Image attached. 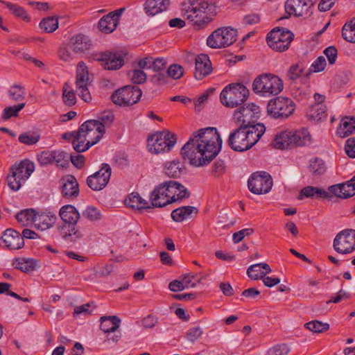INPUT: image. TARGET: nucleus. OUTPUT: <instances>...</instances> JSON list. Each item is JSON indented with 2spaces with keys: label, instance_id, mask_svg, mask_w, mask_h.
Segmentation results:
<instances>
[{
  "label": "nucleus",
  "instance_id": "obj_46",
  "mask_svg": "<svg viewBox=\"0 0 355 355\" xmlns=\"http://www.w3.org/2000/svg\"><path fill=\"white\" fill-rule=\"evenodd\" d=\"M309 171L313 175H322L326 171V166L324 162L318 157H314L310 159L309 165Z\"/></svg>",
  "mask_w": 355,
  "mask_h": 355
},
{
  "label": "nucleus",
  "instance_id": "obj_17",
  "mask_svg": "<svg viewBox=\"0 0 355 355\" xmlns=\"http://www.w3.org/2000/svg\"><path fill=\"white\" fill-rule=\"evenodd\" d=\"M90 78L87 68H78L76 73V92L78 96L85 102L92 101V96L88 89Z\"/></svg>",
  "mask_w": 355,
  "mask_h": 355
},
{
  "label": "nucleus",
  "instance_id": "obj_57",
  "mask_svg": "<svg viewBox=\"0 0 355 355\" xmlns=\"http://www.w3.org/2000/svg\"><path fill=\"white\" fill-rule=\"evenodd\" d=\"M339 187H340L342 191V198H348L355 195V184L354 182H351V180L346 182L339 184Z\"/></svg>",
  "mask_w": 355,
  "mask_h": 355
},
{
  "label": "nucleus",
  "instance_id": "obj_43",
  "mask_svg": "<svg viewBox=\"0 0 355 355\" xmlns=\"http://www.w3.org/2000/svg\"><path fill=\"white\" fill-rule=\"evenodd\" d=\"M25 105V103H20L17 105L6 107L2 111L1 119L4 121H7L11 117H17L19 112L24 108Z\"/></svg>",
  "mask_w": 355,
  "mask_h": 355
},
{
  "label": "nucleus",
  "instance_id": "obj_47",
  "mask_svg": "<svg viewBox=\"0 0 355 355\" xmlns=\"http://www.w3.org/2000/svg\"><path fill=\"white\" fill-rule=\"evenodd\" d=\"M9 98L15 101H20L25 98L26 91L24 87L19 85H13L8 89Z\"/></svg>",
  "mask_w": 355,
  "mask_h": 355
},
{
  "label": "nucleus",
  "instance_id": "obj_39",
  "mask_svg": "<svg viewBox=\"0 0 355 355\" xmlns=\"http://www.w3.org/2000/svg\"><path fill=\"white\" fill-rule=\"evenodd\" d=\"M62 101L64 105L71 107L76 103V96L73 89L68 83H65L62 87Z\"/></svg>",
  "mask_w": 355,
  "mask_h": 355
},
{
  "label": "nucleus",
  "instance_id": "obj_22",
  "mask_svg": "<svg viewBox=\"0 0 355 355\" xmlns=\"http://www.w3.org/2000/svg\"><path fill=\"white\" fill-rule=\"evenodd\" d=\"M324 68H289L288 76L291 80H299L300 83H305L309 79V76L313 73H319Z\"/></svg>",
  "mask_w": 355,
  "mask_h": 355
},
{
  "label": "nucleus",
  "instance_id": "obj_19",
  "mask_svg": "<svg viewBox=\"0 0 355 355\" xmlns=\"http://www.w3.org/2000/svg\"><path fill=\"white\" fill-rule=\"evenodd\" d=\"M124 10L125 8H120L103 16L98 21L99 30L106 34L112 33L116 29Z\"/></svg>",
  "mask_w": 355,
  "mask_h": 355
},
{
  "label": "nucleus",
  "instance_id": "obj_33",
  "mask_svg": "<svg viewBox=\"0 0 355 355\" xmlns=\"http://www.w3.org/2000/svg\"><path fill=\"white\" fill-rule=\"evenodd\" d=\"M355 132V118L345 116L342 119L337 134L341 137H347Z\"/></svg>",
  "mask_w": 355,
  "mask_h": 355
},
{
  "label": "nucleus",
  "instance_id": "obj_63",
  "mask_svg": "<svg viewBox=\"0 0 355 355\" xmlns=\"http://www.w3.org/2000/svg\"><path fill=\"white\" fill-rule=\"evenodd\" d=\"M324 54L326 55L329 64L330 65H333L336 63L337 55H338V51L336 48L334 46H330L327 48H326L324 51Z\"/></svg>",
  "mask_w": 355,
  "mask_h": 355
},
{
  "label": "nucleus",
  "instance_id": "obj_1",
  "mask_svg": "<svg viewBox=\"0 0 355 355\" xmlns=\"http://www.w3.org/2000/svg\"><path fill=\"white\" fill-rule=\"evenodd\" d=\"M222 139L217 129L205 128L198 130L189 138L181 149L184 160L196 166L209 163L219 153Z\"/></svg>",
  "mask_w": 355,
  "mask_h": 355
},
{
  "label": "nucleus",
  "instance_id": "obj_10",
  "mask_svg": "<svg viewBox=\"0 0 355 355\" xmlns=\"http://www.w3.org/2000/svg\"><path fill=\"white\" fill-rule=\"evenodd\" d=\"M237 30L230 26L218 28L207 39V44L212 49L227 47L236 42Z\"/></svg>",
  "mask_w": 355,
  "mask_h": 355
},
{
  "label": "nucleus",
  "instance_id": "obj_16",
  "mask_svg": "<svg viewBox=\"0 0 355 355\" xmlns=\"http://www.w3.org/2000/svg\"><path fill=\"white\" fill-rule=\"evenodd\" d=\"M127 55V53L123 51H105L94 54L91 58L99 62L102 65L116 67L128 64L125 61Z\"/></svg>",
  "mask_w": 355,
  "mask_h": 355
},
{
  "label": "nucleus",
  "instance_id": "obj_29",
  "mask_svg": "<svg viewBox=\"0 0 355 355\" xmlns=\"http://www.w3.org/2000/svg\"><path fill=\"white\" fill-rule=\"evenodd\" d=\"M170 4V0H147L145 10L149 15H155L165 11Z\"/></svg>",
  "mask_w": 355,
  "mask_h": 355
},
{
  "label": "nucleus",
  "instance_id": "obj_5",
  "mask_svg": "<svg viewBox=\"0 0 355 355\" xmlns=\"http://www.w3.org/2000/svg\"><path fill=\"white\" fill-rule=\"evenodd\" d=\"M283 88L282 79L272 73H263L257 76L252 83L254 92L263 97L277 95Z\"/></svg>",
  "mask_w": 355,
  "mask_h": 355
},
{
  "label": "nucleus",
  "instance_id": "obj_53",
  "mask_svg": "<svg viewBox=\"0 0 355 355\" xmlns=\"http://www.w3.org/2000/svg\"><path fill=\"white\" fill-rule=\"evenodd\" d=\"M40 135L37 132H27L19 136V141L26 145H33L39 141Z\"/></svg>",
  "mask_w": 355,
  "mask_h": 355
},
{
  "label": "nucleus",
  "instance_id": "obj_11",
  "mask_svg": "<svg viewBox=\"0 0 355 355\" xmlns=\"http://www.w3.org/2000/svg\"><path fill=\"white\" fill-rule=\"evenodd\" d=\"M142 95L141 90L136 86L122 87L112 94V101L119 106H130L137 103Z\"/></svg>",
  "mask_w": 355,
  "mask_h": 355
},
{
  "label": "nucleus",
  "instance_id": "obj_62",
  "mask_svg": "<svg viewBox=\"0 0 355 355\" xmlns=\"http://www.w3.org/2000/svg\"><path fill=\"white\" fill-rule=\"evenodd\" d=\"M162 187H163V189L165 192V194L167 197V198H168L169 200V203L171 204L173 203V191H175V189H177V187H175L174 186L175 185V181H167V182H164L163 183L161 184ZM173 193H175L173 192Z\"/></svg>",
  "mask_w": 355,
  "mask_h": 355
},
{
  "label": "nucleus",
  "instance_id": "obj_18",
  "mask_svg": "<svg viewBox=\"0 0 355 355\" xmlns=\"http://www.w3.org/2000/svg\"><path fill=\"white\" fill-rule=\"evenodd\" d=\"M312 6L311 0H288L285 3V10L289 15L307 17Z\"/></svg>",
  "mask_w": 355,
  "mask_h": 355
},
{
  "label": "nucleus",
  "instance_id": "obj_2",
  "mask_svg": "<svg viewBox=\"0 0 355 355\" xmlns=\"http://www.w3.org/2000/svg\"><path fill=\"white\" fill-rule=\"evenodd\" d=\"M266 131L262 123H257L254 126L240 125L230 134L228 145L238 152H243L250 149L255 145Z\"/></svg>",
  "mask_w": 355,
  "mask_h": 355
},
{
  "label": "nucleus",
  "instance_id": "obj_42",
  "mask_svg": "<svg viewBox=\"0 0 355 355\" xmlns=\"http://www.w3.org/2000/svg\"><path fill=\"white\" fill-rule=\"evenodd\" d=\"M168 64L166 60L164 58H153L146 57L137 61V67H165Z\"/></svg>",
  "mask_w": 355,
  "mask_h": 355
},
{
  "label": "nucleus",
  "instance_id": "obj_6",
  "mask_svg": "<svg viewBox=\"0 0 355 355\" xmlns=\"http://www.w3.org/2000/svg\"><path fill=\"white\" fill-rule=\"evenodd\" d=\"M35 171V164L28 159H24L15 163L10 168L8 175V185L14 191L19 190Z\"/></svg>",
  "mask_w": 355,
  "mask_h": 355
},
{
  "label": "nucleus",
  "instance_id": "obj_40",
  "mask_svg": "<svg viewBox=\"0 0 355 355\" xmlns=\"http://www.w3.org/2000/svg\"><path fill=\"white\" fill-rule=\"evenodd\" d=\"M36 216L37 211L35 209H28L18 213L16 216V218L17 221L23 225H27L29 223H33L35 225Z\"/></svg>",
  "mask_w": 355,
  "mask_h": 355
},
{
  "label": "nucleus",
  "instance_id": "obj_55",
  "mask_svg": "<svg viewBox=\"0 0 355 355\" xmlns=\"http://www.w3.org/2000/svg\"><path fill=\"white\" fill-rule=\"evenodd\" d=\"M53 164L59 167L64 168L69 164V157L66 153L62 150H53Z\"/></svg>",
  "mask_w": 355,
  "mask_h": 355
},
{
  "label": "nucleus",
  "instance_id": "obj_25",
  "mask_svg": "<svg viewBox=\"0 0 355 355\" xmlns=\"http://www.w3.org/2000/svg\"><path fill=\"white\" fill-rule=\"evenodd\" d=\"M270 272L271 268L268 263H259L249 266L247 270V275L250 279L257 280L263 278V276Z\"/></svg>",
  "mask_w": 355,
  "mask_h": 355
},
{
  "label": "nucleus",
  "instance_id": "obj_49",
  "mask_svg": "<svg viewBox=\"0 0 355 355\" xmlns=\"http://www.w3.org/2000/svg\"><path fill=\"white\" fill-rule=\"evenodd\" d=\"M175 187H177L175 191H173L175 193H173V202H180L183 200V199L188 198L190 196V193L187 188L184 187L182 184L175 181Z\"/></svg>",
  "mask_w": 355,
  "mask_h": 355
},
{
  "label": "nucleus",
  "instance_id": "obj_58",
  "mask_svg": "<svg viewBox=\"0 0 355 355\" xmlns=\"http://www.w3.org/2000/svg\"><path fill=\"white\" fill-rule=\"evenodd\" d=\"M82 216L90 221L100 220L101 218V212L94 207L89 206L83 212Z\"/></svg>",
  "mask_w": 355,
  "mask_h": 355
},
{
  "label": "nucleus",
  "instance_id": "obj_37",
  "mask_svg": "<svg viewBox=\"0 0 355 355\" xmlns=\"http://www.w3.org/2000/svg\"><path fill=\"white\" fill-rule=\"evenodd\" d=\"M183 164L178 160L166 162L164 166L165 174L171 178L180 177L183 171Z\"/></svg>",
  "mask_w": 355,
  "mask_h": 355
},
{
  "label": "nucleus",
  "instance_id": "obj_35",
  "mask_svg": "<svg viewBox=\"0 0 355 355\" xmlns=\"http://www.w3.org/2000/svg\"><path fill=\"white\" fill-rule=\"evenodd\" d=\"M326 106L323 104H314L309 107L307 116L315 121H320L327 117Z\"/></svg>",
  "mask_w": 355,
  "mask_h": 355
},
{
  "label": "nucleus",
  "instance_id": "obj_60",
  "mask_svg": "<svg viewBox=\"0 0 355 355\" xmlns=\"http://www.w3.org/2000/svg\"><path fill=\"white\" fill-rule=\"evenodd\" d=\"M290 349L286 344L277 345L267 351L266 355H287Z\"/></svg>",
  "mask_w": 355,
  "mask_h": 355
},
{
  "label": "nucleus",
  "instance_id": "obj_48",
  "mask_svg": "<svg viewBox=\"0 0 355 355\" xmlns=\"http://www.w3.org/2000/svg\"><path fill=\"white\" fill-rule=\"evenodd\" d=\"M40 27L46 33H53L58 28V18L54 17H46L40 21Z\"/></svg>",
  "mask_w": 355,
  "mask_h": 355
},
{
  "label": "nucleus",
  "instance_id": "obj_4",
  "mask_svg": "<svg viewBox=\"0 0 355 355\" xmlns=\"http://www.w3.org/2000/svg\"><path fill=\"white\" fill-rule=\"evenodd\" d=\"M184 10V15L199 27L211 21L212 17L216 14L215 5L202 0L191 1Z\"/></svg>",
  "mask_w": 355,
  "mask_h": 355
},
{
  "label": "nucleus",
  "instance_id": "obj_15",
  "mask_svg": "<svg viewBox=\"0 0 355 355\" xmlns=\"http://www.w3.org/2000/svg\"><path fill=\"white\" fill-rule=\"evenodd\" d=\"M112 173V168L108 164H101L100 169L87 178V184L94 191H100L108 184Z\"/></svg>",
  "mask_w": 355,
  "mask_h": 355
},
{
  "label": "nucleus",
  "instance_id": "obj_59",
  "mask_svg": "<svg viewBox=\"0 0 355 355\" xmlns=\"http://www.w3.org/2000/svg\"><path fill=\"white\" fill-rule=\"evenodd\" d=\"M53 150H45L37 155V161L42 166L53 164Z\"/></svg>",
  "mask_w": 355,
  "mask_h": 355
},
{
  "label": "nucleus",
  "instance_id": "obj_13",
  "mask_svg": "<svg viewBox=\"0 0 355 355\" xmlns=\"http://www.w3.org/2000/svg\"><path fill=\"white\" fill-rule=\"evenodd\" d=\"M249 190L254 194L268 193L272 187L271 176L265 171L253 173L248 181Z\"/></svg>",
  "mask_w": 355,
  "mask_h": 355
},
{
  "label": "nucleus",
  "instance_id": "obj_32",
  "mask_svg": "<svg viewBox=\"0 0 355 355\" xmlns=\"http://www.w3.org/2000/svg\"><path fill=\"white\" fill-rule=\"evenodd\" d=\"M330 195L329 193L318 187L308 186L302 189L298 196L299 200H302L304 198H329Z\"/></svg>",
  "mask_w": 355,
  "mask_h": 355
},
{
  "label": "nucleus",
  "instance_id": "obj_7",
  "mask_svg": "<svg viewBox=\"0 0 355 355\" xmlns=\"http://www.w3.org/2000/svg\"><path fill=\"white\" fill-rule=\"evenodd\" d=\"M249 89L241 83H230L220 92L221 103L230 108L241 105L249 96Z\"/></svg>",
  "mask_w": 355,
  "mask_h": 355
},
{
  "label": "nucleus",
  "instance_id": "obj_8",
  "mask_svg": "<svg viewBox=\"0 0 355 355\" xmlns=\"http://www.w3.org/2000/svg\"><path fill=\"white\" fill-rule=\"evenodd\" d=\"M266 110L268 116L271 118L286 119L293 114L295 104L292 99L279 96L268 101Z\"/></svg>",
  "mask_w": 355,
  "mask_h": 355
},
{
  "label": "nucleus",
  "instance_id": "obj_30",
  "mask_svg": "<svg viewBox=\"0 0 355 355\" xmlns=\"http://www.w3.org/2000/svg\"><path fill=\"white\" fill-rule=\"evenodd\" d=\"M293 131L285 130L277 134L274 140V146L279 149H285L294 146Z\"/></svg>",
  "mask_w": 355,
  "mask_h": 355
},
{
  "label": "nucleus",
  "instance_id": "obj_45",
  "mask_svg": "<svg viewBox=\"0 0 355 355\" xmlns=\"http://www.w3.org/2000/svg\"><path fill=\"white\" fill-rule=\"evenodd\" d=\"M279 40L277 37H275V34L273 35L272 33H268L266 37L268 45L273 50L282 52L288 49L289 46L286 45L284 42Z\"/></svg>",
  "mask_w": 355,
  "mask_h": 355
},
{
  "label": "nucleus",
  "instance_id": "obj_21",
  "mask_svg": "<svg viewBox=\"0 0 355 355\" xmlns=\"http://www.w3.org/2000/svg\"><path fill=\"white\" fill-rule=\"evenodd\" d=\"M56 220L57 216L53 211L45 210L37 212L35 219V227L42 231L46 230L54 225Z\"/></svg>",
  "mask_w": 355,
  "mask_h": 355
},
{
  "label": "nucleus",
  "instance_id": "obj_64",
  "mask_svg": "<svg viewBox=\"0 0 355 355\" xmlns=\"http://www.w3.org/2000/svg\"><path fill=\"white\" fill-rule=\"evenodd\" d=\"M345 148L347 155L350 157L355 158V137L348 139Z\"/></svg>",
  "mask_w": 355,
  "mask_h": 355
},
{
  "label": "nucleus",
  "instance_id": "obj_61",
  "mask_svg": "<svg viewBox=\"0 0 355 355\" xmlns=\"http://www.w3.org/2000/svg\"><path fill=\"white\" fill-rule=\"evenodd\" d=\"M203 334V330L200 327L190 328L187 332V339L191 342H196Z\"/></svg>",
  "mask_w": 355,
  "mask_h": 355
},
{
  "label": "nucleus",
  "instance_id": "obj_23",
  "mask_svg": "<svg viewBox=\"0 0 355 355\" xmlns=\"http://www.w3.org/2000/svg\"><path fill=\"white\" fill-rule=\"evenodd\" d=\"M59 216L64 224H76L80 218V214L71 205L62 206L59 211Z\"/></svg>",
  "mask_w": 355,
  "mask_h": 355
},
{
  "label": "nucleus",
  "instance_id": "obj_3",
  "mask_svg": "<svg viewBox=\"0 0 355 355\" xmlns=\"http://www.w3.org/2000/svg\"><path fill=\"white\" fill-rule=\"evenodd\" d=\"M105 133L103 125L96 120H87L78 128L75 140L73 142V149L78 153L85 152L91 146L97 144Z\"/></svg>",
  "mask_w": 355,
  "mask_h": 355
},
{
  "label": "nucleus",
  "instance_id": "obj_31",
  "mask_svg": "<svg viewBox=\"0 0 355 355\" xmlns=\"http://www.w3.org/2000/svg\"><path fill=\"white\" fill-rule=\"evenodd\" d=\"M294 146H306L311 144V136L307 129L302 128L293 131Z\"/></svg>",
  "mask_w": 355,
  "mask_h": 355
},
{
  "label": "nucleus",
  "instance_id": "obj_41",
  "mask_svg": "<svg viewBox=\"0 0 355 355\" xmlns=\"http://www.w3.org/2000/svg\"><path fill=\"white\" fill-rule=\"evenodd\" d=\"M342 35L346 41L355 43V17L343 26Z\"/></svg>",
  "mask_w": 355,
  "mask_h": 355
},
{
  "label": "nucleus",
  "instance_id": "obj_36",
  "mask_svg": "<svg viewBox=\"0 0 355 355\" xmlns=\"http://www.w3.org/2000/svg\"><path fill=\"white\" fill-rule=\"evenodd\" d=\"M125 205L137 209H149L151 207L148 202L143 199L137 193H132L130 194L128 198L125 200Z\"/></svg>",
  "mask_w": 355,
  "mask_h": 355
},
{
  "label": "nucleus",
  "instance_id": "obj_38",
  "mask_svg": "<svg viewBox=\"0 0 355 355\" xmlns=\"http://www.w3.org/2000/svg\"><path fill=\"white\" fill-rule=\"evenodd\" d=\"M76 224H64L60 227V234L65 239L74 240L82 236L76 229Z\"/></svg>",
  "mask_w": 355,
  "mask_h": 355
},
{
  "label": "nucleus",
  "instance_id": "obj_24",
  "mask_svg": "<svg viewBox=\"0 0 355 355\" xmlns=\"http://www.w3.org/2000/svg\"><path fill=\"white\" fill-rule=\"evenodd\" d=\"M163 188L160 184L151 192L150 195L151 207H163L170 204Z\"/></svg>",
  "mask_w": 355,
  "mask_h": 355
},
{
  "label": "nucleus",
  "instance_id": "obj_28",
  "mask_svg": "<svg viewBox=\"0 0 355 355\" xmlns=\"http://www.w3.org/2000/svg\"><path fill=\"white\" fill-rule=\"evenodd\" d=\"M78 184L76 179L72 176H67L64 180V183L62 186V193L66 198L76 197L78 195Z\"/></svg>",
  "mask_w": 355,
  "mask_h": 355
},
{
  "label": "nucleus",
  "instance_id": "obj_14",
  "mask_svg": "<svg viewBox=\"0 0 355 355\" xmlns=\"http://www.w3.org/2000/svg\"><path fill=\"white\" fill-rule=\"evenodd\" d=\"M334 249L340 254H349L355 250V230L346 229L335 237Z\"/></svg>",
  "mask_w": 355,
  "mask_h": 355
},
{
  "label": "nucleus",
  "instance_id": "obj_9",
  "mask_svg": "<svg viewBox=\"0 0 355 355\" xmlns=\"http://www.w3.org/2000/svg\"><path fill=\"white\" fill-rule=\"evenodd\" d=\"M148 150L155 154L169 151L177 141L176 135L168 131L157 132L148 138Z\"/></svg>",
  "mask_w": 355,
  "mask_h": 355
},
{
  "label": "nucleus",
  "instance_id": "obj_20",
  "mask_svg": "<svg viewBox=\"0 0 355 355\" xmlns=\"http://www.w3.org/2000/svg\"><path fill=\"white\" fill-rule=\"evenodd\" d=\"M0 240V245H3L10 250L20 249L24 245L23 236H21L19 232L12 229H7L5 230Z\"/></svg>",
  "mask_w": 355,
  "mask_h": 355
},
{
  "label": "nucleus",
  "instance_id": "obj_56",
  "mask_svg": "<svg viewBox=\"0 0 355 355\" xmlns=\"http://www.w3.org/2000/svg\"><path fill=\"white\" fill-rule=\"evenodd\" d=\"M305 327L313 333H321L329 329V324L318 320H313L306 323Z\"/></svg>",
  "mask_w": 355,
  "mask_h": 355
},
{
  "label": "nucleus",
  "instance_id": "obj_12",
  "mask_svg": "<svg viewBox=\"0 0 355 355\" xmlns=\"http://www.w3.org/2000/svg\"><path fill=\"white\" fill-rule=\"evenodd\" d=\"M260 116V107L255 103H248L234 110V121L243 126H254V121Z\"/></svg>",
  "mask_w": 355,
  "mask_h": 355
},
{
  "label": "nucleus",
  "instance_id": "obj_26",
  "mask_svg": "<svg viewBox=\"0 0 355 355\" xmlns=\"http://www.w3.org/2000/svg\"><path fill=\"white\" fill-rule=\"evenodd\" d=\"M69 44L75 53H82L90 48L91 41L86 35L78 34L71 38Z\"/></svg>",
  "mask_w": 355,
  "mask_h": 355
},
{
  "label": "nucleus",
  "instance_id": "obj_52",
  "mask_svg": "<svg viewBox=\"0 0 355 355\" xmlns=\"http://www.w3.org/2000/svg\"><path fill=\"white\" fill-rule=\"evenodd\" d=\"M140 69H134L128 73L130 80L135 84H142L147 78L146 73Z\"/></svg>",
  "mask_w": 355,
  "mask_h": 355
},
{
  "label": "nucleus",
  "instance_id": "obj_27",
  "mask_svg": "<svg viewBox=\"0 0 355 355\" xmlns=\"http://www.w3.org/2000/svg\"><path fill=\"white\" fill-rule=\"evenodd\" d=\"M198 209L193 206H183L174 209L171 212V218L175 222H182L192 217L193 214L196 215Z\"/></svg>",
  "mask_w": 355,
  "mask_h": 355
},
{
  "label": "nucleus",
  "instance_id": "obj_44",
  "mask_svg": "<svg viewBox=\"0 0 355 355\" xmlns=\"http://www.w3.org/2000/svg\"><path fill=\"white\" fill-rule=\"evenodd\" d=\"M268 33H272L273 35L275 34V37H277V38L280 39L282 42H284L286 45H290V43L293 40L294 35L293 33L284 28H273L270 32Z\"/></svg>",
  "mask_w": 355,
  "mask_h": 355
},
{
  "label": "nucleus",
  "instance_id": "obj_34",
  "mask_svg": "<svg viewBox=\"0 0 355 355\" xmlns=\"http://www.w3.org/2000/svg\"><path fill=\"white\" fill-rule=\"evenodd\" d=\"M101 329L105 332H114L120 326L121 320L117 316H102L100 319Z\"/></svg>",
  "mask_w": 355,
  "mask_h": 355
},
{
  "label": "nucleus",
  "instance_id": "obj_51",
  "mask_svg": "<svg viewBox=\"0 0 355 355\" xmlns=\"http://www.w3.org/2000/svg\"><path fill=\"white\" fill-rule=\"evenodd\" d=\"M4 3L6 4V7L10 10H11L16 17H20L26 21H29L31 20V17L28 15L27 12L24 9V8L9 2H5Z\"/></svg>",
  "mask_w": 355,
  "mask_h": 355
},
{
  "label": "nucleus",
  "instance_id": "obj_54",
  "mask_svg": "<svg viewBox=\"0 0 355 355\" xmlns=\"http://www.w3.org/2000/svg\"><path fill=\"white\" fill-rule=\"evenodd\" d=\"M291 92L292 96L298 101L305 100L309 96V93L305 87H300L296 84L291 86Z\"/></svg>",
  "mask_w": 355,
  "mask_h": 355
},
{
  "label": "nucleus",
  "instance_id": "obj_50",
  "mask_svg": "<svg viewBox=\"0 0 355 355\" xmlns=\"http://www.w3.org/2000/svg\"><path fill=\"white\" fill-rule=\"evenodd\" d=\"M155 73L152 77V80L157 85H164L168 83L169 78L166 71V68H154Z\"/></svg>",
  "mask_w": 355,
  "mask_h": 355
}]
</instances>
